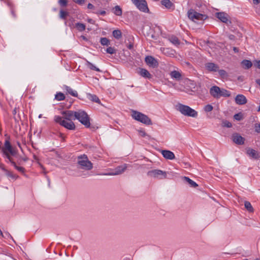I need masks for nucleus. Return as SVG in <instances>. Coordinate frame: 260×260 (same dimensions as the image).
<instances>
[{
    "label": "nucleus",
    "mask_w": 260,
    "mask_h": 260,
    "mask_svg": "<svg viewBox=\"0 0 260 260\" xmlns=\"http://www.w3.org/2000/svg\"><path fill=\"white\" fill-rule=\"evenodd\" d=\"M2 151L4 156L8 159V161L17 171L22 173H24L25 169L23 167L18 166L13 158V156L14 157H18V151L16 147L11 145L9 139L5 140Z\"/></svg>",
    "instance_id": "1"
},
{
    "label": "nucleus",
    "mask_w": 260,
    "mask_h": 260,
    "mask_svg": "<svg viewBox=\"0 0 260 260\" xmlns=\"http://www.w3.org/2000/svg\"><path fill=\"white\" fill-rule=\"evenodd\" d=\"M211 95L216 99H219L221 96L229 97L231 96L230 91L219 87L214 85L212 86L209 90Z\"/></svg>",
    "instance_id": "2"
},
{
    "label": "nucleus",
    "mask_w": 260,
    "mask_h": 260,
    "mask_svg": "<svg viewBox=\"0 0 260 260\" xmlns=\"http://www.w3.org/2000/svg\"><path fill=\"white\" fill-rule=\"evenodd\" d=\"M132 117L137 121L147 125H152L151 120L146 115L135 110L132 111Z\"/></svg>",
    "instance_id": "3"
},
{
    "label": "nucleus",
    "mask_w": 260,
    "mask_h": 260,
    "mask_svg": "<svg viewBox=\"0 0 260 260\" xmlns=\"http://www.w3.org/2000/svg\"><path fill=\"white\" fill-rule=\"evenodd\" d=\"M78 164L79 168L87 171L90 170L93 168L92 164L85 154L78 157Z\"/></svg>",
    "instance_id": "4"
},
{
    "label": "nucleus",
    "mask_w": 260,
    "mask_h": 260,
    "mask_svg": "<svg viewBox=\"0 0 260 260\" xmlns=\"http://www.w3.org/2000/svg\"><path fill=\"white\" fill-rule=\"evenodd\" d=\"M177 110L184 115L196 117L198 116V112L188 106L179 104L177 106Z\"/></svg>",
    "instance_id": "5"
},
{
    "label": "nucleus",
    "mask_w": 260,
    "mask_h": 260,
    "mask_svg": "<svg viewBox=\"0 0 260 260\" xmlns=\"http://www.w3.org/2000/svg\"><path fill=\"white\" fill-rule=\"evenodd\" d=\"M76 119H78L86 127H89L90 125V118L86 112L82 110L77 111Z\"/></svg>",
    "instance_id": "6"
},
{
    "label": "nucleus",
    "mask_w": 260,
    "mask_h": 260,
    "mask_svg": "<svg viewBox=\"0 0 260 260\" xmlns=\"http://www.w3.org/2000/svg\"><path fill=\"white\" fill-rule=\"evenodd\" d=\"M54 121L60 125L69 130H75L76 126L72 121H67L62 119V117L59 116L54 117Z\"/></svg>",
    "instance_id": "7"
},
{
    "label": "nucleus",
    "mask_w": 260,
    "mask_h": 260,
    "mask_svg": "<svg viewBox=\"0 0 260 260\" xmlns=\"http://www.w3.org/2000/svg\"><path fill=\"white\" fill-rule=\"evenodd\" d=\"M187 16L188 18L192 21H195V20H204L208 17L206 15L198 13L192 9L188 11Z\"/></svg>",
    "instance_id": "8"
},
{
    "label": "nucleus",
    "mask_w": 260,
    "mask_h": 260,
    "mask_svg": "<svg viewBox=\"0 0 260 260\" xmlns=\"http://www.w3.org/2000/svg\"><path fill=\"white\" fill-rule=\"evenodd\" d=\"M135 6L141 12L149 13L147 3L145 0H131Z\"/></svg>",
    "instance_id": "9"
},
{
    "label": "nucleus",
    "mask_w": 260,
    "mask_h": 260,
    "mask_svg": "<svg viewBox=\"0 0 260 260\" xmlns=\"http://www.w3.org/2000/svg\"><path fill=\"white\" fill-rule=\"evenodd\" d=\"M148 175L159 179L167 178V172L160 170H153L148 172Z\"/></svg>",
    "instance_id": "10"
},
{
    "label": "nucleus",
    "mask_w": 260,
    "mask_h": 260,
    "mask_svg": "<svg viewBox=\"0 0 260 260\" xmlns=\"http://www.w3.org/2000/svg\"><path fill=\"white\" fill-rule=\"evenodd\" d=\"M126 168L127 165L126 164H124L123 165L117 167L115 169L114 171L110 173H105L103 174V175L112 176L120 175L122 174L123 172H124L126 170Z\"/></svg>",
    "instance_id": "11"
},
{
    "label": "nucleus",
    "mask_w": 260,
    "mask_h": 260,
    "mask_svg": "<svg viewBox=\"0 0 260 260\" xmlns=\"http://www.w3.org/2000/svg\"><path fill=\"white\" fill-rule=\"evenodd\" d=\"M77 111L71 110L63 111L62 114L63 115V118L68 121H72L76 119V115Z\"/></svg>",
    "instance_id": "12"
},
{
    "label": "nucleus",
    "mask_w": 260,
    "mask_h": 260,
    "mask_svg": "<svg viewBox=\"0 0 260 260\" xmlns=\"http://www.w3.org/2000/svg\"><path fill=\"white\" fill-rule=\"evenodd\" d=\"M246 154L250 157V158L257 160L260 158V155L258 151L255 150L251 148H247L246 149Z\"/></svg>",
    "instance_id": "13"
},
{
    "label": "nucleus",
    "mask_w": 260,
    "mask_h": 260,
    "mask_svg": "<svg viewBox=\"0 0 260 260\" xmlns=\"http://www.w3.org/2000/svg\"><path fill=\"white\" fill-rule=\"evenodd\" d=\"M146 63L150 67L153 68H157L158 66L157 61L151 56H147L145 59Z\"/></svg>",
    "instance_id": "14"
},
{
    "label": "nucleus",
    "mask_w": 260,
    "mask_h": 260,
    "mask_svg": "<svg viewBox=\"0 0 260 260\" xmlns=\"http://www.w3.org/2000/svg\"><path fill=\"white\" fill-rule=\"evenodd\" d=\"M205 69L210 72H216L218 71L219 66L213 62H207L205 65Z\"/></svg>",
    "instance_id": "15"
},
{
    "label": "nucleus",
    "mask_w": 260,
    "mask_h": 260,
    "mask_svg": "<svg viewBox=\"0 0 260 260\" xmlns=\"http://www.w3.org/2000/svg\"><path fill=\"white\" fill-rule=\"evenodd\" d=\"M232 140L234 142L238 145H243L245 141V139L237 133L233 134Z\"/></svg>",
    "instance_id": "16"
},
{
    "label": "nucleus",
    "mask_w": 260,
    "mask_h": 260,
    "mask_svg": "<svg viewBox=\"0 0 260 260\" xmlns=\"http://www.w3.org/2000/svg\"><path fill=\"white\" fill-rule=\"evenodd\" d=\"M235 103L239 105H244L247 103V100L243 94H238L235 98Z\"/></svg>",
    "instance_id": "17"
},
{
    "label": "nucleus",
    "mask_w": 260,
    "mask_h": 260,
    "mask_svg": "<svg viewBox=\"0 0 260 260\" xmlns=\"http://www.w3.org/2000/svg\"><path fill=\"white\" fill-rule=\"evenodd\" d=\"M216 17L218 18L221 22L228 24L229 22L231 23V21H230L228 18V15L224 12H218L216 14Z\"/></svg>",
    "instance_id": "18"
},
{
    "label": "nucleus",
    "mask_w": 260,
    "mask_h": 260,
    "mask_svg": "<svg viewBox=\"0 0 260 260\" xmlns=\"http://www.w3.org/2000/svg\"><path fill=\"white\" fill-rule=\"evenodd\" d=\"M161 153L163 156L167 159L172 160L174 159L175 157L174 154L173 152L170 150H161Z\"/></svg>",
    "instance_id": "19"
},
{
    "label": "nucleus",
    "mask_w": 260,
    "mask_h": 260,
    "mask_svg": "<svg viewBox=\"0 0 260 260\" xmlns=\"http://www.w3.org/2000/svg\"><path fill=\"white\" fill-rule=\"evenodd\" d=\"M161 4L169 10H174L175 9V5L170 0H161Z\"/></svg>",
    "instance_id": "20"
},
{
    "label": "nucleus",
    "mask_w": 260,
    "mask_h": 260,
    "mask_svg": "<svg viewBox=\"0 0 260 260\" xmlns=\"http://www.w3.org/2000/svg\"><path fill=\"white\" fill-rule=\"evenodd\" d=\"M139 75H140L141 76L150 79L151 78V75L150 73L145 69L143 68H139V72H138Z\"/></svg>",
    "instance_id": "21"
},
{
    "label": "nucleus",
    "mask_w": 260,
    "mask_h": 260,
    "mask_svg": "<svg viewBox=\"0 0 260 260\" xmlns=\"http://www.w3.org/2000/svg\"><path fill=\"white\" fill-rule=\"evenodd\" d=\"M63 88L66 90L68 94H71V95L74 96V97H77L78 96V93L76 91L74 90L72 88L70 87L67 86V85H64Z\"/></svg>",
    "instance_id": "22"
},
{
    "label": "nucleus",
    "mask_w": 260,
    "mask_h": 260,
    "mask_svg": "<svg viewBox=\"0 0 260 260\" xmlns=\"http://www.w3.org/2000/svg\"><path fill=\"white\" fill-rule=\"evenodd\" d=\"M182 179L184 181L188 183L191 187L195 188L198 186V185L194 181L187 177L184 176L182 178Z\"/></svg>",
    "instance_id": "23"
},
{
    "label": "nucleus",
    "mask_w": 260,
    "mask_h": 260,
    "mask_svg": "<svg viewBox=\"0 0 260 260\" xmlns=\"http://www.w3.org/2000/svg\"><path fill=\"white\" fill-rule=\"evenodd\" d=\"M112 12L116 16H121L122 14V10L119 6H115L112 9Z\"/></svg>",
    "instance_id": "24"
},
{
    "label": "nucleus",
    "mask_w": 260,
    "mask_h": 260,
    "mask_svg": "<svg viewBox=\"0 0 260 260\" xmlns=\"http://www.w3.org/2000/svg\"><path fill=\"white\" fill-rule=\"evenodd\" d=\"M241 65L244 69H249L252 66V63L249 60H243L241 62Z\"/></svg>",
    "instance_id": "25"
},
{
    "label": "nucleus",
    "mask_w": 260,
    "mask_h": 260,
    "mask_svg": "<svg viewBox=\"0 0 260 260\" xmlns=\"http://www.w3.org/2000/svg\"><path fill=\"white\" fill-rule=\"evenodd\" d=\"M170 76L172 78L175 79L177 80H180L181 77V74H180V73L175 70L172 71L170 73Z\"/></svg>",
    "instance_id": "26"
},
{
    "label": "nucleus",
    "mask_w": 260,
    "mask_h": 260,
    "mask_svg": "<svg viewBox=\"0 0 260 260\" xmlns=\"http://www.w3.org/2000/svg\"><path fill=\"white\" fill-rule=\"evenodd\" d=\"M217 72H218V74L221 78L224 79H227L228 78V74L225 70H219L218 69V71H217Z\"/></svg>",
    "instance_id": "27"
},
{
    "label": "nucleus",
    "mask_w": 260,
    "mask_h": 260,
    "mask_svg": "<svg viewBox=\"0 0 260 260\" xmlns=\"http://www.w3.org/2000/svg\"><path fill=\"white\" fill-rule=\"evenodd\" d=\"M88 98L90 100H91L92 102L99 104L100 103V100L96 95L89 93L88 94Z\"/></svg>",
    "instance_id": "28"
},
{
    "label": "nucleus",
    "mask_w": 260,
    "mask_h": 260,
    "mask_svg": "<svg viewBox=\"0 0 260 260\" xmlns=\"http://www.w3.org/2000/svg\"><path fill=\"white\" fill-rule=\"evenodd\" d=\"M169 41L173 43V44L175 45H178L180 44V41L179 40L178 38L175 36H172L169 38Z\"/></svg>",
    "instance_id": "29"
},
{
    "label": "nucleus",
    "mask_w": 260,
    "mask_h": 260,
    "mask_svg": "<svg viewBox=\"0 0 260 260\" xmlns=\"http://www.w3.org/2000/svg\"><path fill=\"white\" fill-rule=\"evenodd\" d=\"M113 37L116 39H119L122 37V32L120 30L116 29L113 31L112 32Z\"/></svg>",
    "instance_id": "30"
},
{
    "label": "nucleus",
    "mask_w": 260,
    "mask_h": 260,
    "mask_svg": "<svg viewBox=\"0 0 260 260\" xmlns=\"http://www.w3.org/2000/svg\"><path fill=\"white\" fill-rule=\"evenodd\" d=\"M245 208L247 209L248 211L249 212H253L254 209L251 204V203L248 201H245L244 202Z\"/></svg>",
    "instance_id": "31"
},
{
    "label": "nucleus",
    "mask_w": 260,
    "mask_h": 260,
    "mask_svg": "<svg viewBox=\"0 0 260 260\" xmlns=\"http://www.w3.org/2000/svg\"><path fill=\"white\" fill-rule=\"evenodd\" d=\"M86 65L91 70L96 71L99 72H101V71L98 68L96 67L94 64L88 61H86Z\"/></svg>",
    "instance_id": "32"
},
{
    "label": "nucleus",
    "mask_w": 260,
    "mask_h": 260,
    "mask_svg": "<svg viewBox=\"0 0 260 260\" xmlns=\"http://www.w3.org/2000/svg\"><path fill=\"white\" fill-rule=\"evenodd\" d=\"M69 15V13L66 12V11H64L62 10H60V12H59V17L61 19H66L67 18V17Z\"/></svg>",
    "instance_id": "33"
},
{
    "label": "nucleus",
    "mask_w": 260,
    "mask_h": 260,
    "mask_svg": "<svg viewBox=\"0 0 260 260\" xmlns=\"http://www.w3.org/2000/svg\"><path fill=\"white\" fill-rule=\"evenodd\" d=\"M76 27L80 31H83L85 29V25L83 23H77L76 24Z\"/></svg>",
    "instance_id": "34"
},
{
    "label": "nucleus",
    "mask_w": 260,
    "mask_h": 260,
    "mask_svg": "<svg viewBox=\"0 0 260 260\" xmlns=\"http://www.w3.org/2000/svg\"><path fill=\"white\" fill-rule=\"evenodd\" d=\"M100 43L102 45L108 46L110 44V41L107 38H101Z\"/></svg>",
    "instance_id": "35"
},
{
    "label": "nucleus",
    "mask_w": 260,
    "mask_h": 260,
    "mask_svg": "<svg viewBox=\"0 0 260 260\" xmlns=\"http://www.w3.org/2000/svg\"><path fill=\"white\" fill-rule=\"evenodd\" d=\"M5 172H6V175L8 177H10L13 179H16L18 177L16 175L14 174L12 172L9 171L8 170H7V169L5 171Z\"/></svg>",
    "instance_id": "36"
},
{
    "label": "nucleus",
    "mask_w": 260,
    "mask_h": 260,
    "mask_svg": "<svg viewBox=\"0 0 260 260\" xmlns=\"http://www.w3.org/2000/svg\"><path fill=\"white\" fill-rule=\"evenodd\" d=\"M64 99L65 96L61 92L57 93V94L55 95V99L57 100V101H62Z\"/></svg>",
    "instance_id": "37"
},
{
    "label": "nucleus",
    "mask_w": 260,
    "mask_h": 260,
    "mask_svg": "<svg viewBox=\"0 0 260 260\" xmlns=\"http://www.w3.org/2000/svg\"><path fill=\"white\" fill-rule=\"evenodd\" d=\"M234 117L235 119L240 121L243 118V114L241 113H239L234 115Z\"/></svg>",
    "instance_id": "38"
},
{
    "label": "nucleus",
    "mask_w": 260,
    "mask_h": 260,
    "mask_svg": "<svg viewBox=\"0 0 260 260\" xmlns=\"http://www.w3.org/2000/svg\"><path fill=\"white\" fill-rule=\"evenodd\" d=\"M222 126L223 127H231L232 124L230 122L227 120H224L222 122Z\"/></svg>",
    "instance_id": "39"
},
{
    "label": "nucleus",
    "mask_w": 260,
    "mask_h": 260,
    "mask_svg": "<svg viewBox=\"0 0 260 260\" xmlns=\"http://www.w3.org/2000/svg\"><path fill=\"white\" fill-rule=\"evenodd\" d=\"M106 52L107 53H109L110 54H113L116 53V50L114 48L112 47H109L107 48Z\"/></svg>",
    "instance_id": "40"
},
{
    "label": "nucleus",
    "mask_w": 260,
    "mask_h": 260,
    "mask_svg": "<svg viewBox=\"0 0 260 260\" xmlns=\"http://www.w3.org/2000/svg\"><path fill=\"white\" fill-rule=\"evenodd\" d=\"M213 108L211 105H207L204 107V110L207 112H211L213 110Z\"/></svg>",
    "instance_id": "41"
},
{
    "label": "nucleus",
    "mask_w": 260,
    "mask_h": 260,
    "mask_svg": "<svg viewBox=\"0 0 260 260\" xmlns=\"http://www.w3.org/2000/svg\"><path fill=\"white\" fill-rule=\"evenodd\" d=\"M58 4L61 7H66L68 5V0H59Z\"/></svg>",
    "instance_id": "42"
},
{
    "label": "nucleus",
    "mask_w": 260,
    "mask_h": 260,
    "mask_svg": "<svg viewBox=\"0 0 260 260\" xmlns=\"http://www.w3.org/2000/svg\"><path fill=\"white\" fill-rule=\"evenodd\" d=\"M254 129L255 132L260 133V123H256L254 124Z\"/></svg>",
    "instance_id": "43"
},
{
    "label": "nucleus",
    "mask_w": 260,
    "mask_h": 260,
    "mask_svg": "<svg viewBox=\"0 0 260 260\" xmlns=\"http://www.w3.org/2000/svg\"><path fill=\"white\" fill-rule=\"evenodd\" d=\"M15 158L17 159V163L19 165H21V160H23L24 161H25L27 159V158H22L21 157H20L19 156V154H18V157H15Z\"/></svg>",
    "instance_id": "44"
},
{
    "label": "nucleus",
    "mask_w": 260,
    "mask_h": 260,
    "mask_svg": "<svg viewBox=\"0 0 260 260\" xmlns=\"http://www.w3.org/2000/svg\"><path fill=\"white\" fill-rule=\"evenodd\" d=\"M73 1L80 5H82L85 3V0H73Z\"/></svg>",
    "instance_id": "45"
},
{
    "label": "nucleus",
    "mask_w": 260,
    "mask_h": 260,
    "mask_svg": "<svg viewBox=\"0 0 260 260\" xmlns=\"http://www.w3.org/2000/svg\"><path fill=\"white\" fill-rule=\"evenodd\" d=\"M8 5L11 7L12 13L15 16V15L14 14V12L13 9V8H12L13 5L12 4V3L10 2H8Z\"/></svg>",
    "instance_id": "46"
},
{
    "label": "nucleus",
    "mask_w": 260,
    "mask_h": 260,
    "mask_svg": "<svg viewBox=\"0 0 260 260\" xmlns=\"http://www.w3.org/2000/svg\"><path fill=\"white\" fill-rule=\"evenodd\" d=\"M254 66L260 69V60L255 61V62H254Z\"/></svg>",
    "instance_id": "47"
},
{
    "label": "nucleus",
    "mask_w": 260,
    "mask_h": 260,
    "mask_svg": "<svg viewBox=\"0 0 260 260\" xmlns=\"http://www.w3.org/2000/svg\"><path fill=\"white\" fill-rule=\"evenodd\" d=\"M139 134L143 137H145L146 135V133L143 131H139Z\"/></svg>",
    "instance_id": "48"
},
{
    "label": "nucleus",
    "mask_w": 260,
    "mask_h": 260,
    "mask_svg": "<svg viewBox=\"0 0 260 260\" xmlns=\"http://www.w3.org/2000/svg\"><path fill=\"white\" fill-rule=\"evenodd\" d=\"M87 8L89 9H93L94 8V6L92 4L89 3L87 5Z\"/></svg>",
    "instance_id": "49"
},
{
    "label": "nucleus",
    "mask_w": 260,
    "mask_h": 260,
    "mask_svg": "<svg viewBox=\"0 0 260 260\" xmlns=\"http://www.w3.org/2000/svg\"><path fill=\"white\" fill-rule=\"evenodd\" d=\"M58 137H60V138H61V139L63 141H64L65 137L62 133H59L58 134Z\"/></svg>",
    "instance_id": "50"
},
{
    "label": "nucleus",
    "mask_w": 260,
    "mask_h": 260,
    "mask_svg": "<svg viewBox=\"0 0 260 260\" xmlns=\"http://www.w3.org/2000/svg\"><path fill=\"white\" fill-rule=\"evenodd\" d=\"M127 48H128L129 49H132L133 48V43H130L128 45H127Z\"/></svg>",
    "instance_id": "51"
},
{
    "label": "nucleus",
    "mask_w": 260,
    "mask_h": 260,
    "mask_svg": "<svg viewBox=\"0 0 260 260\" xmlns=\"http://www.w3.org/2000/svg\"><path fill=\"white\" fill-rule=\"evenodd\" d=\"M253 3L254 5H258L260 3V0H253Z\"/></svg>",
    "instance_id": "52"
},
{
    "label": "nucleus",
    "mask_w": 260,
    "mask_h": 260,
    "mask_svg": "<svg viewBox=\"0 0 260 260\" xmlns=\"http://www.w3.org/2000/svg\"><path fill=\"white\" fill-rule=\"evenodd\" d=\"M0 168L2 169L4 171L6 170L4 167V165L3 164H0Z\"/></svg>",
    "instance_id": "53"
},
{
    "label": "nucleus",
    "mask_w": 260,
    "mask_h": 260,
    "mask_svg": "<svg viewBox=\"0 0 260 260\" xmlns=\"http://www.w3.org/2000/svg\"><path fill=\"white\" fill-rule=\"evenodd\" d=\"M98 13L102 15H104L106 14V12L105 11H102L99 12V13Z\"/></svg>",
    "instance_id": "54"
},
{
    "label": "nucleus",
    "mask_w": 260,
    "mask_h": 260,
    "mask_svg": "<svg viewBox=\"0 0 260 260\" xmlns=\"http://www.w3.org/2000/svg\"><path fill=\"white\" fill-rule=\"evenodd\" d=\"M233 50L235 52L237 53V52H238L239 51V49L237 48V47H234L233 48Z\"/></svg>",
    "instance_id": "55"
},
{
    "label": "nucleus",
    "mask_w": 260,
    "mask_h": 260,
    "mask_svg": "<svg viewBox=\"0 0 260 260\" xmlns=\"http://www.w3.org/2000/svg\"><path fill=\"white\" fill-rule=\"evenodd\" d=\"M4 257H6L5 255L0 254V259H3Z\"/></svg>",
    "instance_id": "56"
},
{
    "label": "nucleus",
    "mask_w": 260,
    "mask_h": 260,
    "mask_svg": "<svg viewBox=\"0 0 260 260\" xmlns=\"http://www.w3.org/2000/svg\"><path fill=\"white\" fill-rule=\"evenodd\" d=\"M256 83L260 86V79H257L256 80Z\"/></svg>",
    "instance_id": "57"
},
{
    "label": "nucleus",
    "mask_w": 260,
    "mask_h": 260,
    "mask_svg": "<svg viewBox=\"0 0 260 260\" xmlns=\"http://www.w3.org/2000/svg\"><path fill=\"white\" fill-rule=\"evenodd\" d=\"M5 234L6 235V236H7L8 237H11V235L8 233V232H5Z\"/></svg>",
    "instance_id": "58"
},
{
    "label": "nucleus",
    "mask_w": 260,
    "mask_h": 260,
    "mask_svg": "<svg viewBox=\"0 0 260 260\" xmlns=\"http://www.w3.org/2000/svg\"><path fill=\"white\" fill-rule=\"evenodd\" d=\"M0 236H1L2 237H4V236L1 229H0Z\"/></svg>",
    "instance_id": "59"
},
{
    "label": "nucleus",
    "mask_w": 260,
    "mask_h": 260,
    "mask_svg": "<svg viewBox=\"0 0 260 260\" xmlns=\"http://www.w3.org/2000/svg\"><path fill=\"white\" fill-rule=\"evenodd\" d=\"M16 113V109L15 108L14 110H13V114H15Z\"/></svg>",
    "instance_id": "60"
},
{
    "label": "nucleus",
    "mask_w": 260,
    "mask_h": 260,
    "mask_svg": "<svg viewBox=\"0 0 260 260\" xmlns=\"http://www.w3.org/2000/svg\"><path fill=\"white\" fill-rule=\"evenodd\" d=\"M234 37V36L233 35H231V36L230 37V39H233V38Z\"/></svg>",
    "instance_id": "61"
},
{
    "label": "nucleus",
    "mask_w": 260,
    "mask_h": 260,
    "mask_svg": "<svg viewBox=\"0 0 260 260\" xmlns=\"http://www.w3.org/2000/svg\"><path fill=\"white\" fill-rule=\"evenodd\" d=\"M82 37L83 38V39L84 40H85V39H86V38H85L84 36H82Z\"/></svg>",
    "instance_id": "62"
},
{
    "label": "nucleus",
    "mask_w": 260,
    "mask_h": 260,
    "mask_svg": "<svg viewBox=\"0 0 260 260\" xmlns=\"http://www.w3.org/2000/svg\"><path fill=\"white\" fill-rule=\"evenodd\" d=\"M238 80H240V79H241V77H238Z\"/></svg>",
    "instance_id": "63"
},
{
    "label": "nucleus",
    "mask_w": 260,
    "mask_h": 260,
    "mask_svg": "<svg viewBox=\"0 0 260 260\" xmlns=\"http://www.w3.org/2000/svg\"><path fill=\"white\" fill-rule=\"evenodd\" d=\"M91 20H92L91 19L89 20V22H91Z\"/></svg>",
    "instance_id": "64"
}]
</instances>
